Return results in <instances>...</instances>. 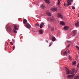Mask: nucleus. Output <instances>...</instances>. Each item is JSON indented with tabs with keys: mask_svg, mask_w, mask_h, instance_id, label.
<instances>
[{
	"mask_svg": "<svg viewBox=\"0 0 79 79\" xmlns=\"http://www.w3.org/2000/svg\"><path fill=\"white\" fill-rule=\"evenodd\" d=\"M65 69L66 70V74H68V75L70 74H72V75H68L67 76V77L69 78H73L74 75H75V74H76V73H77V70H75L76 69H75L74 68H72V73L71 72V70L69 69L68 68H66Z\"/></svg>",
	"mask_w": 79,
	"mask_h": 79,
	"instance_id": "f257e3e1",
	"label": "nucleus"
},
{
	"mask_svg": "<svg viewBox=\"0 0 79 79\" xmlns=\"http://www.w3.org/2000/svg\"><path fill=\"white\" fill-rule=\"evenodd\" d=\"M77 34V31L74 30L72 31V34L70 35V36H72V37L74 36Z\"/></svg>",
	"mask_w": 79,
	"mask_h": 79,
	"instance_id": "f03ea898",
	"label": "nucleus"
},
{
	"mask_svg": "<svg viewBox=\"0 0 79 79\" xmlns=\"http://www.w3.org/2000/svg\"><path fill=\"white\" fill-rule=\"evenodd\" d=\"M71 2H73V0H68L67 1V4H66V6H68L71 5Z\"/></svg>",
	"mask_w": 79,
	"mask_h": 79,
	"instance_id": "7ed1b4c3",
	"label": "nucleus"
},
{
	"mask_svg": "<svg viewBox=\"0 0 79 79\" xmlns=\"http://www.w3.org/2000/svg\"><path fill=\"white\" fill-rule=\"evenodd\" d=\"M57 16L58 18H60L61 19H63V15L60 13H58L57 15Z\"/></svg>",
	"mask_w": 79,
	"mask_h": 79,
	"instance_id": "20e7f679",
	"label": "nucleus"
},
{
	"mask_svg": "<svg viewBox=\"0 0 79 79\" xmlns=\"http://www.w3.org/2000/svg\"><path fill=\"white\" fill-rule=\"evenodd\" d=\"M48 27L49 29H51V31H53L54 30V28L53 27H51L50 24H48Z\"/></svg>",
	"mask_w": 79,
	"mask_h": 79,
	"instance_id": "39448f33",
	"label": "nucleus"
},
{
	"mask_svg": "<svg viewBox=\"0 0 79 79\" xmlns=\"http://www.w3.org/2000/svg\"><path fill=\"white\" fill-rule=\"evenodd\" d=\"M26 26L28 29H30L31 27V26L28 23L26 24Z\"/></svg>",
	"mask_w": 79,
	"mask_h": 79,
	"instance_id": "423d86ee",
	"label": "nucleus"
},
{
	"mask_svg": "<svg viewBox=\"0 0 79 79\" xmlns=\"http://www.w3.org/2000/svg\"><path fill=\"white\" fill-rule=\"evenodd\" d=\"M23 24H27V20L24 19L23 21Z\"/></svg>",
	"mask_w": 79,
	"mask_h": 79,
	"instance_id": "0eeeda50",
	"label": "nucleus"
},
{
	"mask_svg": "<svg viewBox=\"0 0 79 79\" xmlns=\"http://www.w3.org/2000/svg\"><path fill=\"white\" fill-rule=\"evenodd\" d=\"M51 10L52 11H55L57 10V8H53L51 9Z\"/></svg>",
	"mask_w": 79,
	"mask_h": 79,
	"instance_id": "6e6552de",
	"label": "nucleus"
},
{
	"mask_svg": "<svg viewBox=\"0 0 79 79\" xmlns=\"http://www.w3.org/2000/svg\"><path fill=\"white\" fill-rule=\"evenodd\" d=\"M44 23H41L40 25V28H42L43 27H44Z\"/></svg>",
	"mask_w": 79,
	"mask_h": 79,
	"instance_id": "1a4fd4ad",
	"label": "nucleus"
},
{
	"mask_svg": "<svg viewBox=\"0 0 79 79\" xmlns=\"http://www.w3.org/2000/svg\"><path fill=\"white\" fill-rule=\"evenodd\" d=\"M46 14H47V15L48 16H51V13H50V12L48 11H47L46 12Z\"/></svg>",
	"mask_w": 79,
	"mask_h": 79,
	"instance_id": "9d476101",
	"label": "nucleus"
},
{
	"mask_svg": "<svg viewBox=\"0 0 79 79\" xmlns=\"http://www.w3.org/2000/svg\"><path fill=\"white\" fill-rule=\"evenodd\" d=\"M75 25L76 27H79V22H78L75 23Z\"/></svg>",
	"mask_w": 79,
	"mask_h": 79,
	"instance_id": "9b49d317",
	"label": "nucleus"
},
{
	"mask_svg": "<svg viewBox=\"0 0 79 79\" xmlns=\"http://www.w3.org/2000/svg\"><path fill=\"white\" fill-rule=\"evenodd\" d=\"M7 29H8V31H12V28L11 27H7Z\"/></svg>",
	"mask_w": 79,
	"mask_h": 79,
	"instance_id": "f8f14e48",
	"label": "nucleus"
},
{
	"mask_svg": "<svg viewBox=\"0 0 79 79\" xmlns=\"http://www.w3.org/2000/svg\"><path fill=\"white\" fill-rule=\"evenodd\" d=\"M56 40V38H55V37H52V42H55Z\"/></svg>",
	"mask_w": 79,
	"mask_h": 79,
	"instance_id": "ddd939ff",
	"label": "nucleus"
},
{
	"mask_svg": "<svg viewBox=\"0 0 79 79\" xmlns=\"http://www.w3.org/2000/svg\"><path fill=\"white\" fill-rule=\"evenodd\" d=\"M60 24L61 25H65V23L63 21H61L60 22Z\"/></svg>",
	"mask_w": 79,
	"mask_h": 79,
	"instance_id": "4468645a",
	"label": "nucleus"
},
{
	"mask_svg": "<svg viewBox=\"0 0 79 79\" xmlns=\"http://www.w3.org/2000/svg\"><path fill=\"white\" fill-rule=\"evenodd\" d=\"M40 34H43V31L41 30H40L39 31Z\"/></svg>",
	"mask_w": 79,
	"mask_h": 79,
	"instance_id": "2eb2a0df",
	"label": "nucleus"
},
{
	"mask_svg": "<svg viewBox=\"0 0 79 79\" xmlns=\"http://www.w3.org/2000/svg\"><path fill=\"white\" fill-rule=\"evenodd\" d=\"M41 8L42 9H44L45 8V5H42L41 6Z\"/></svg>",
	"mask_w": 79,
	"mask_h": 79,
	"instance_id": "dca6fc26",
	"label": "nucleus"
},
{
	"mask_svg": "<svg viewBox=\"0 0 79 79\" xmlns=\"http://www.w3.org/2000/svg\"><path fill=\"white\" fill-rule=\"evenodd\" d=\"M45 1L46 3H50V1L49 0H45Z\"/></svg>",
	"mask_w": 79,
	"mask_h": 79,
	"instance_id": "f3484780",
	"label": "nucleus"
},
{
	"mask_svg": "<svg viewBox=\"0 0 79 79\" xmlns=\"http://www.w3.org/2000/svg\"><path fill=\"white\" fill-rule=\"evenodd\" d=\"M14 28L15 30H18V28H17V26H16V25H15Z\"/></svg>",
	"mask_w": 79,
	"mask_h": 79,
	"instance_id": "a211bd4d",
	"label": "nucleus"
},
{
	"mask_svg": "<svg viewBox=\"0 0 79 79\" xmlns=\"http://www.w3.org/2000/svg\"><path fill=\"white\" fill-rule=\"evenodd\" d=\"M69 28V27H64V29H65V30H67V29H68Z\"/></svg>",
	"mask_w": 79,
	"mask_h": 79,
	"instance_id": "6ab92c4d",
	"label": "nucleus"
},
{
	"mask_svg": "<svg viewBox=\"0 0 79 79\" xmlns=\"http://www.w3.org/2000/svg\"><path fill=\"white\" fill-rule=\"evenodd\" d=\"M76 64V61L73 62L72 63V65H75Z\"/></svg>",
	"mask_w": 79,
	"mask_h": 79,
	"instance_id": "aec40b11",
	"label": "nucleus"
},
{
	"mask_svg": "<svg viewBox=\"0 0 79 79\" xmlns=\"http://www.w3.org/2000/svg\"><path fill=\"white\" fill-rule=\"evenodd\" d=\"M69 60H70V61H72V57H71V56H69Z\"/></svg>",
	"mask_w": 79,
	"mask_h": 79,
	"instance_id": "412c9836",
	"label": "nucleus"
},
{
	"mask_svg": "<svg viewBox=\"0 0 79 79\" xmlns=\"http://www.w3.org/2000/svg\"><path fill=\"white\" fill-rule=\"evenodd\" d=\"M67 55V52L65 51L63 53V55Z\"/></svg>",
	"mask_w": 79,
	"mask_h": 79,
	"instance_id": "4be33fe9",
	"label": "nucleus"
},
{
	"mask_svg": "<svg viewBox=\"0 0 79 79\" xmlns=\"http://www.w3.org/2000/svg\"><path fill=\"white\" fill-rule=\"evenodd\" d=\"M79 78V76H77L75 77L74 79H78Z\"/></svg>",
	"mask_w": 79,
	"mask_h": 79,
	"instance_id": "5701e85b",
	"label": "nucleus"
},
{
	"mask_svg": "<svg viewBox=\"0 0 79 79\" xmlns=\"http://www.w3.org/2000/svg\"><path fill=\"white\" fill-rule=\"evenodd\" d=\"M60 0H58V5H60Z\"/></svg>",
	"mask_w": 79,
	"mask_h": 79,
	"instance_id": "b1692460",
	"label": "nucleus"
},
{
	"mask_svg": "<svg viewBox=\"0 0 79 79\" xmlns=\"http://www.w3.org/2000/svg\"><path fill=\"white\" fill-rule=\"evenodd\" d=\"M50 19L51 21H53L54 20V18L53 17H52Z\"/></svg>",
	"mask_w": 79,
	"mask_h": 79,
	"instance_id": "393cba45",
	"label": "nucleus"
},
{
	"mask_svg": "<svg viewBox=\"0 0 79 79\" xmlns=\"http://www.w3.org/2000/svg\"><path fill=\"white\" fill-rule=\"evenodd\" d=\"M35 25H36V26H38V27H39L40 26V25H39V23H36L35 24Z\"/></svg>",
	"mask_w": 79,
	"mask_h": 79,
	"instance_id": "a878e982",
	"label": "nucleus"
},
{
	"mask_svg": "<svg viewBox=\"0 0 79 79\" xmlns=\"http://www.w3.org/2000/svg\"><path fill=\"white\" fill-rule=\"evenodd\" d=\"M76 47L77 49V50H79V47L77 46H76Z\"/></svg>",
	"mask_w": 79,
	"mask_h": 79,
	"instance_id": "bb28decb",
	"label": "nucleus"
},
{
	"mask_svg": "<svg viewBox=\"0 0 79 79\" xmlns=\"http://www.w3.org/2000/svg\"><path fill=\"white\" fill-rule=\"evenodd\" d=\"M13 32H14L15 33H17V31L15 30H13Z\"/></svg>",
	"mask_w": 79,
	"mask_h": 79,
	"instance_id": "cd10ccee",
	"label": "nucleus"
},
{
	"mask_svg": "<svg viewBox=\"0 0 79 79\" xmlns=\"http://www.w3.org/2000/svg\"><path fill=\"white\" fill-rule=\"evenodd\" d=\"M72 9H73V10H74V9H75V7H74V6H72Z\"/></svg>",
	"mask_w": 79,
	"mask_h": 79,
	"instance_id": "c85d7f7f",
	"label": "nucleus"
},
{
	"mask_svg": "<svg viewBox=\"0 0 79 79\" xmlns=\"http://www.w3.org/2000/svg\"><path fill=\"white\" fill-rule=\"evenodd\" d=\"M10 44H11L12 45H13V43L12 42H10Z\"/></svg>",
	"mask_w": 79,
	"mask_h": 79,
	"instance_id": "c756f323",
	"label": "nucleus"
},
{
	"mask_svg": "<svg viewBox=\"0 0 79 79\" xmlns=\"http://www.w3.org/2000/svg\"><path fill=\"white\" fill-rule=\"evenodd\" d=\"M77 67L79 68V64H78V65H77Z\"/></svg>",
	"mask_w": 79,
	"mask_h": 79,
	"instance_id": "7c9ffc66",
	"label": "nucleus"
},
{
	"mask_svg": "<svg viewBox=\"0 0 79 79\" xmlns=\"http://www.w3.org/2000/svg\"><path fill=\"white\" fill-rule=\"evenodd\" d=\"M68 52L69 53H70V51H69V50H68Z\"/></svg>",
	"mask_w": 79,
	"mask_h": 79,
	"instance_id": "2f4dec72",
	"label": "nucleus"
},
{
	"mask_svg": "<svg viewBox=\"0 0 79 79\" xmlns=\"http://www.w3.org/2000/svg\"><path fill=\"white\" fill-rule=\"evenodd\" d=\"M70 44H69V45H68V46H67V47L69 48V46H70Z\"/></svg>",
	"mask_w": 79,
	"mask_h": 79,
	"instance_id": "473e14b6",
	"label": "nucleus"
},
{
	"mask_svg": "<svg viewBox=\"0 0 79 79\" xmlns=\"http://www.w3.org/2000/svg\"><path fill=\"white\" fill-rule=\"evenodd\" d=\"M15 47L14 46L13 47V50H15Z\"/></svg>",
	"mask_w": 79,
	"mask_h": 79,
	"instance_id": "72a5a7b5",
	"label": "nucleus"
},
{
	"mask_svg": "<svg viewBox=\"0 0 79 79\" xmlns=\"http://www.w3.org/2000/svg\"><path fill=\"white\" fill-rule=\"evenodd\" d=\"M51 45H52V44H50V45H49V47H51Z\"/></svg>",
	"mask_w": 79,
	"mask_h": 79,
	"instance_id": "f704fd0d",
	"label": "nucleus"
},
{
	"mask_svg": "<svg viewBox=\"0 0 79 79\" xmlns=\"http://www.w3.org/2000/svg\"><path fill=\"white\" fill-rule=\"evenodd\" d=\"M5 49H6V47H5Z\"/></svg>",
	"mask_w": 79,
	"mask_h": 79,
	"instance_id": "c9c22d12",
	"label": "nucleus"
},
{
	"mask_svg": "<svg viewBox=\"0 0 79 79\" xmlns=\"http://www.w3.org/2000/svg\"><path fill=\"white\" fill-rule=\"evenodd\" d=\"M7 47V46L6 45V46H5V47Z\"/></svg>",
	"mask_w": 79,
	"mask_h": 79,
	"instance_id": "e433bc0d",
	"label": "nucleus"
},
{
	"mask_svg": "<svg viewBox=\"0 0 79 79\" xmlns=\"http://www.w3.org/2000/svg\"><path fill=\"white\" fill-rule=\"evenodd\" d=\"M49 37H50V38H51V37H50V36H49Z\"/></svg>",
	"mask_w": 79,
	"mask_h": 79,
	"instance_id": "4c0bfd02",
	"label": "nucleus"
},
{
	"mask_svg": "<svg viewBox=\"0 0 79 79\" xmlns=\"http://www.w3.org/2000/svg\"><path fill=\"white\" fill-rule=\"evenodd\" d=\"M6 44H7V45H8V43H7Z\"/></svg>",
	"mask_w": 79,
	"mask_h": 79,
	"instance_id": "58836bf2",
	"label": "nucleus"
},
{
	"mask_svg": "<svg viewBox=\"0 0 79 79\" xmlns=\"http://www.w3.org/2000/svg\"><path fill=\"white\" fill-rule=\"evenodd\" d=\"M65 6V4H64V6Z\"/></svg>",
	"mask_w": 79,
	"mask_h": 79,
	"instance_id": "ea45409f",
	"label": "nucleus"
}]
</instances>
